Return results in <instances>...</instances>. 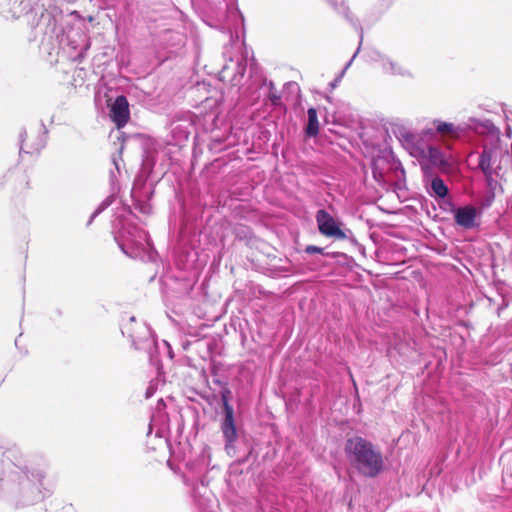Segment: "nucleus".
Here are the masks:
<instances>
[{
  "label": "nucleus",
  "mask_w": 512,
  "mask_h": 512,
  "mask_svg": "<svg viewBox=\"0 0 512 512\" xmlns=\"http://www.w3.org/2000/svg\"><path fill=\"white\" fill-rule=\"evenodd\" d=\"M2 463L9 473L6 480H1L3 483L0 487L11 493L29 490L36 483H41L44 478V470L40 468L31 470L18 450L11 449L4 452Z\"/></svg>",
  "instance_id": "f257e3e1"
},
{
  "label": "nucleus",
  "mask_w": 512,
  "mask_h": 512,
  "mask_svg": "<svg viewBox=\"0 0 512 512\" xmlns=\"http://www.w3.org/2000/svg\"><path fill=\"white\" fill-rule=\"evenodd\" d=\"M345 453L349 463L365 477L374 478L384 469L381 451L362 437L348 439Z\"/></svg>",
  "instance_id": "f03ea898"
},
{
  "label": "nucleus",
  "mask_w": 512,
  "mask_h": 512,
  "mask_svg": "<svg viewBox=\"0 0 512 512\" xmlns=\"http://www.w3.org/2000/svg\"><path fill=\"white\" fill-rule=\"evenodd\" d=\"M122 252L130 258L142 257L143 252L150 246L148 233L136 226L124 228L118 236H115Z\"/></svg>",
  "instance_id": "7ed1b4c3"
},
{
  "label": "nucleus",
  "mask_w": 512,
  "mask_h": 512,
  "mask_svg": "<svg viewBox=\"0 0 512 512\" xmlns=\"http://www.w3.org/2000/svg\"><path fill=\"white\" fill-rule=\"evenodd\" d=\"M404 140L412 146L415 154L421 159L428 161L432 166L438 168H446L448 166V160L445 154L436 146L419 143L418 134L407 132L403 134Z\"/></svg>",
  "instance_id": "20e7f679"
},
{
  "label": "nucleus",
  "mask_w": 512,
  "mask_h": 512,
  "mask_svg": "<svg viewBox=\"0 0 512 512\" xmlns=\"http://www.w3.org/2000/svg\"><path fill=\"white\" fill-rule=\"evenodd\" d=\"M315 219L317 222L319 232L330 238L337 240H345L350 233L349 229H342V223L335 219L329 212L320 209L316 212Z\"/></svg>",
  "instance_id": "39448f33"
},
{
  "label": "nucleus",
  "mask_w": 512,
  "mask_h": 512,
  "mask_svg": "<svg viewBox=\"0 0 512 512\" xmlns=\"http://www.w3.org/2000/svg\"><path fill=\"white\" fill-rule=\"evenodd\" d=\"M246 67L247 60L244 57H239L234 61V59L229 56L228 62L223 65L219 73L220 79L230 82L232 86H240L242 85Z\"/></svg>",
  "instance_id": "423d86ee"
},
{
  "label": "nucleus",
  "mask_w": 512,
  "mask_h": 512,
  "mask_svg": "<svg viewBox=\"0 0 512 512\" xmlns=\"http://www.w3.org/2000/svg\"><path fill=\"white\" fill-rule=\"evenodd\" d=\"M153 194V191L146 185V182L137 179L131 190V197L133 199L135 209L139 210L143 214H150L152 206L149 200Z\"/></svg>",
  "instance_id": "0eeeda50"
},
{
  "label": "nucleus",
  "mask_w": 512,
  "mask_h": 512,
  "mask_svg": "<svg viewBox=\"0 0 512 512\" xmlns=\"http://www.w3.org/2000/svg\"><path fill=\"white\" fill-rule=\"evenodd\" d=\"M222 403H223V409L225 413V418L222 423L221 429L223 432V436L225 438L226 444L225 448L228 451L232 444L237 439V430L234 424V411L233 407L229 404L228 397L226 393H223L221 396Z\"/></svg>",
  "instance_id": "6e6552de"
},
{
  "label": "nucleus",
  "mask_w": 512,
  "mask_h": 512,
  "mask_svg": "<svg viewBox=\"0 0 512 512\" xmlns=\"http://www.w3.org/2000/svg\"><path fill=\"white\" fill-rule=\"evenodd\" d=\"M455 223L465 229L471 230L479 226L480 212L472 205L456 207L452 210Z\"/></svg>",
  "instance_id": "1a4fd4ad"
},
{
  "label": "nucleus",
  "mask_w": 512,
  "mask_h": 512,
  "mask_svg": "<svg viewBox=\"0 0 512 512\" xmlns=\"http://www.w3.org/2000/svg\"><path fill=\"white\" fill-rule=\"evenodd\" d=\"M500 155H501V150L497 147L485 146L483 148V151L479 156L478 166L485 176H489L490 174H499V170H500L499 157H500Z\"/></svg>",
  "instance_id": "9d476101"
},
{
  "label": "nucleus",
  "mask_w": 512,
  "mask_h": 512,
  "mask_svg": "<svg viewBox=\"0 0 512 512\" xmlns=\"http://www.w3.org/2000/svg\"><path fill=\"white\" fill-rule=\"evenodd\" d=\"M129 104L123 95L117 96L111 106V118L118 128L124 127L129 120Z\"/></svg>",
  "instance_id": "9b49d317"
},
{
  "label": "nucleus",
  "mask_w": 512,
  "mask_h": 512,
  "mask_svg": "<svg viewBox=\"0 0 512 512\" xmlns=\"http://www.w3.org/2000/svg\"><path fill=\"white\" fill-rule=\"evenodd\" d=\"M139 328L142 331L143 337L135 335L132 329L127 325L122 330V333H128V336L131 338L132 344L136 349L150 350L151 347L155 345V340L153 338L152 331L145 324L140 325Z\"/></svg>",
  "instance_id": "f8f14e48"
},
{
  "label": "nucleus",
  "mask_w": 512,
  "mask_h": 512,
  "mask_svg": "<svg viewBox=\"0 0 512 512\" xmlns=\"http://www.w3.org/2000/svg\"><path fill=\"white\" fill-rule=\"evenodd\" d=\"M433 125L437 133L442 134L443 136H448L450 139L461 138L467 133L469 128L467 124L454 125L453 123L444 122L438 119L433 121Z\"/></svg>",
  "instance_id": "ddd939ff"
},
{
  "label": "nucleus",
  "mask_w": 512,
  "mask_h": 512,
  "mask_svg": "<svg viewBox=\"0 0 512 512\" xmlns=\"http://www.w3.org/2000/svg\"><path fill=\"white\" fill-rule=\"evenodd\" d=\"M372 59L380 62L381 67L385 73L401 76L410 75L405 67L391 60L390 58L380 54L379 52H374L372 55Z\"/></svg>",
  "instance_id": "4468645a"
},
{
  "label": "nucleus",
  "mask_w": 512,
  "mask_h": 512,
  "mask_svg": "<svg viewBox=\"0 0 512 512\" xmlns=\"http://www.w3.org/2000/svg\"><path fill=\"white\" fill-rule=\"evenodd\" d=\"M57 23L58 21L56 16L49 11H45L41 14L37 28H39L46 35H52L56 32Z\"/></svg>",
  "instance_id": "2eb2a0df"
},
{
  "label": "nucleus",
  "mask_w": 512,
  "mask_h": 512,
  "mask_svg": "<svg viewBox=\"0 0 512 512\" xmlns=\"http://www.w3.org/2000/svg\"><path fill=\"white\" fill-rule=\"evenodd\" d=\"M329 3L338 11V12H341L345 15V17L352 23V25L359 29L360 31V43L362 42V39H363V30L362 28L359 26V23L357 20L354 21V19L350 16L349 14V9L345 3L344 0H328Z\"/></svg>",
  "instance_id": "dca6fc26"
},
{
  "label": "nucleus",
  "mask_w": 512,
  "mask_h": 512,
  "mask_svg": "<svg viewBox=\"0 0 512 512\" xmlns=\"http://www.w3.org/2000/svg\"><path fill=\"white\" fill-rule=\"evenodd\" d=\"M449 193V189L445 182L438 176L431 180L430 194L439 198H445Z\"/></svg>",
  "instance_id": "f3484780"
},
{
  "label": "nucleus",
  "mask_w": 512,
  "mask_h": 512,
  "mask_svg": "<svg viewBox=\"0 0 512 512\" xmlns=\"http://www.w3.org/2000/svg\"><path fill=\"white\" fill-rule=\"evenodd\" d=\"M308 123L306 127V134L308 136H316L319 133V122L317 111L315 108H309L307 111Z\"/></svg>",
  "instance_id": "a211bd4d"
},
{
  "label": "nucleus",
  "mask_w": 512,
  "mask_h": 512,
  "mask_svg": "<svg viewBox=\"0 0 512 512\" xmlns=\"http://www.w3.org/2000/svg\"><path fill=\"white\" fill-rule=\"evenodd\" d=\"M268 85H269V89H270L269 94H268V99L270 100L272 105L278 106L281 103V97L278 94V92L275 90V86L272 81H270L268 83Z\"/></svg>",
  "instance_id": "6ab92c4d"
},
{
  "label": "nucleus",
  "mask_w": 512,
  "mask_h": 512,
  "mask_svg": "<svg viewBox=\"0 0 512 512\" xmlns=\"http://www.w3.org/2000/svg\"><path fill=\"white\" fill-rule=\"evenodd\" d=\"M112 203V199L110 197L106 198L104 201H102V203L98 206V208L93 212V214L91 215L89 221H88V225H90L92 223V221L100 214L102 213L105 209H107Z\"/></svg>",
  "instance_id": "aec40b11"
},
{
  "label": "nucleus",
  "mask_w": 512,
  "mask_h": 512,
  "mask_svg": "<svg viewBox=\"0 0 512 512\" xmlns=\"http://www.w3.org/2000/svg\"><path fill=\"white\" fill-rule=\"evenodd\" d=\"M25 136H26L25 131L20 134V141H21L20 153H22V152H26V153L39 152L45 146V142H44L43 138H40L39 142L37 144V147L33 148L32 150H24L23 142H24Z\"/></svg>",
  "instance_id": "412c9836"
},
{
  "label": "nucleus",
  "mask_w": 512,
  "mask_h": 512,
  "mask_svg": "<svg viewBox=\"0 0 512 512\" xmlns=\"http://www.w3.org/2000/svg\"><path fill=\"white\" fill-rule=\"evenodd\" d=\"M305 252L307 254H322V255H328V253H325L324 248L314 246V245H308L305 248Z\"/></svg>",
  "instance_id": "4be33fe9"
},
{
  "label": "nucleus",
  "mask_w": 512,
  "mask_h": 512,
  "mask_svg": "<svg viewBox=\"0 0 512 512\" xmlns=\"http://www.w3.org/2000/svg\"><path fill=\"white\" fill-rule=\"evenodd\" d=\"M435 132L436 130L433 129V128H426V129H423L422 132H421V135H418L419 136V141L423 138V137H429V138H432L435 136Z\"/></svg>",
  "instance_id": "5701e85b"
},
{
  "label": "nucleus",
  "mask_w": 512,
  "mask_h": 512,
  "mask_svg": "<svg viewBox=\"0 0 512 512\" xmlns=\"http://www.w3.org/2000/svg\"><path fill=\"white\" fill-rule=\"evenodd\" d=\"M498 174H495L497 176ZM494 174H490L489 176H485L488 187L493 188L497 185V181L493 178Z\"/></svg>",
  "instance_id": "b1692460"
},
{
  "label": "nucleus",
  "mask_w": 512,
  "mask_h": 512,
  "mask_svg": "<svg viewBox=\"0 0 512 512\" xmlns=\"http://www.w3.org/2000/svg\"><path fill=\"white\" fill-rule=\"evenodd\" d=\"M119 160H121V155H118V156L114 155L112 157V162H113L115 169L117 170L118 173L120 172Z\"/></svg>",
  "instance_id": "393cba45"
},
{
  "label": "nucleus",
  "mask_w": 512,
  "mask_h": 512,
  "mask_svg": "<svg viewBox=\"0 0 512 512\" xmlns=\"http://www.w3.org/2000/svg\"><path fill=\"white\" fill-rule=\"evenodd\" d=\"M154 392H155V388H154L153 384H152V383H150V385H149V386H148V388L146 389L145 397H146L147 399H148V398H150V397H152V396H153V394H154Z\"/></svg>",
  "instance_id": "a878e982"
},
{
  "label": "nucleus",
  "mask_w": 512,
  "mask_h": 512,
  "mask_svg": "<svg viewBox=\"0 0 512 512\" xmlns=\"http://www.w3.org/2000/svg\"><path fill=\"white\" fill-rule=\"evenodd\" d=\"M231 48H232V45H227V46H225V48H224V52H223V54H224V56H225V57H226L227 55H229V54H230V49H231Z\"/></svg>",
  "instance_id": "bb28decb"
},
{
  "label": "nucleus",
  "mask_w": 512,
  "mask_h": 512,
  "mask_svg": "<svg viewBox=\"0 0 512 512\" xmlns=\"http://www.w3.org/2000/svg\"><path fill=\"white\" fill-rule=\"evenodd\" d=\"M356 55H357V52L355 54H353V57L351 58V60L346 65V67L344 68L343 72H345V70L351 65V63L354 60V58L356 57Z\"/></svg>",
  "instance_id": "cd10ccee"
},
{
  "label": "nucleus",
  "mask_w": 512,
  "mask_h": 512,
  "mask_svg": "<svg viewBox=\"0 0 512 512\" xmlns=\"http://www.w3.org/2000/svg\"><path fill=\"white\" fill-rule=\"evenodd\" d=\"M135 320H136V319H135V317H134V316L130 317V322H131V323H132V322H135Z\"/></svg>",
  "instance_id": "c85d7f7f"
},
{
  "label": "nucleus",
  "mask_w": 512,
  "mask_h": 512,
  "mask_svg": "<svg viewBox=\"0 0 512 512\" xmlns=\"http://www.w3.org/2000/svg\"><path fill=\"white\" fill-rule=\"evenodd\" d=\"M489 126L494 128L493 124H491V123H489V125H486V127H489Z\"/></svg>",
  "instance_id": "c756f323"
},
{
  "label": "nucleus",
  "mask_w": 512,
  "mask_h": 512,
  "mask_svg": "<svg viewBox=\"0 0 512 512\" xmlns=\"http://www.w3.org/2000/svg\"><path fill=\"white\" fill-rule=\"evenodd\" d=\"M115 175H114V172H111V178H114Z\"/></svg>",
  "instance_id": "7c9ffc66"
}]
</instances>
